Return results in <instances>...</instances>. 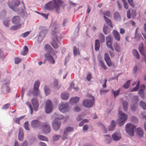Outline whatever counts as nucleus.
Instances as JSON below:
<instances>
[{
    "label": "nucleus",
    "instance_id": "nucleus-1",
    "mask_svg": "<svg viewBox=\"0 0 146 146\" xmlns=\"http://www.w3.org/2000/svg\"><path fill=\"white\" fill-rule=\"evenodd\" d=\"M61 0H52L46 3L44 6V8L48 10L55 9L56 12L58 14L60 11V6L62 3Z\"/></svg>",
    "mask_w": 146,
    "mask_h": 146
},
{
    "label": "nucleus",
    "instance_id": "nucleus-2",
    "mask_svg": "<svg viewBox=\"0 0 146 146\" xmlns=\"http://www.w3.org/2000/svg\"><path fill=\"white\" fill-rule=\"evenodd\" d=\"M51 37L52 41L51 43V45L54 49H56L58 47V45L56 42H58L61 39V35L59 33L53 31Z\"/></svg>",
    "mask_w": 146,
    "mask_h": 146
},
{
    "label": "nucleus",
    "instance_id": "nucleus-3",
    "mask_svg": "<svg viewBox=\"0 0 146 146\" xmlns=\"http://www.w3.org/2000/svg\"><path fill=\"white\" fill-rule=\"evenodd\" d=\"M118 114L119 119L117 120L118 124L119 126H121L124 124L127 119L128 116L120 111H119Z\"/></svg>",
    "mask_w": 146,
    "mask_h": 146
},
{
    "label": "nucleus",
    "instance_id": "nucleus-4",
    "mask_svg": "<svg viewBox=\"0 0 146 146\" xmlns=\"http://www.w3.org/2000/svg\"><path fill=\"white\" fill-rule=\"evenodd\" d=\"M20 4L19 0H11L8 3L9 7L15 11H18V9L17 7Z\"/></svg>",
    "mask_w": 146,
    "mask_h": 146
},
{
    "label": "nucleus",
    "instance_id": "nucleus-5",
    "mask_svg": "<svg viewBox=\"0 0 146 146\" xmlns=\"http://www.w3.org/2000/svg\"><path fill=\"white\" fill-rule=\"evenodd\" d=\"M40 84V82L38 81L35 82L34 85L33 92H31V91H29L28 93L29 96H31L32 93H33L34 96H37L39 94L40 91L38 89V87Z\"/></svg>",
    "mask_w": 146,
    "mask_h": 146
},
{
    "label": "nucleus",
    "instance_id": "nucleus-6",
    "mask_svg": "<svg viewBox=\"0 0 146 146\" xmlns=\"http://www.w3.org/2000/svg\"><path fill=\"white\" fill-rule=\"evenodd\" d=\"M136 126L130 123H127L125 126V129L127 133L131 136H133L134 135V129Z\"/></svg>",
    "mask_w": 146,
    "mask_h": 146
},
{
    "label": "nucleus",
    "instance_id": "nucleus-7",
    "mask_svg": "<svg viewBox=\"0 0 146 146\" xmlns=\"http://www.w3.org/2000/svg\"><path fill=\"white\" fill-rule=\"evenodd\" d=\"M91 100L85 99L84 100L82 103L83 106L85 108H90L92 107L94 104V98L93 96Z\"/></svg>",
    "mask_w": 146,
    "mask_h": 146
},
{
    "label": "nucleus",
    "instance_id": "nucleus-8",
    "mask_svg": "<svg viewBox=\"0 0 146 146\" xmlns=\"http://www.w3.org/2000/svg\"><path fill=\"white\" fill-rule=\"evenodd\" d=\"M40 129H41L43 132L46 133H48L51 131L50 126L47 122L42 123Z\"/></svg>",
    "mask_w": 146,
    "mask_h": 146
},
{
    "label": "nucleus",
    "instance_id": "nucleus-9",
    "mask_svg": "<svg viewBox=\"0 0 146 146\" xmlns=\"http://www.w3.org/2000/svg\"><path fill=\"white\" fill-rule=\"evenodd\" d=\"M53 107L51 101L50 100H48L45 104V112L47 113H50L53 110Z\"/></svg>",
    "mask_w": 146,
    "mask_h": 146
},
{
    "label": "nucleus",
    "instance_id": "nucleus-10",
    "mask_svg": "<svg viewBox=\"0 0 146 146\" xmlns=\"http://www.w3.org/2000/svg\"><path fill=\"white\" fill-rule=\"evenodd\" d=\"M68 107V104L66 103H62L59 104L58 106L59 110L62 113L67 112L69 111Z\"/></svg>",
    "mask_w": 146,
    "mask_h": 146
},
{
    "label": "nucleus",
    "instance_id": "nucleus-11",
    "mask_svg": "<svg viewBox=\"0 0 146 146\" xmlns=\"http://www.w3.org/2000/svg\"><path fill=\"white\" fill-rule=\"evenodd\" d=\"M106 43L107 46L110 48L111 51H114V49L113 47L112 42H113V38L110 35H108L106 37Z\"/></svg>",
    "mask_w": 146,
    "mask_h": 146
},
{
    "label": "nucleus",
    "instance_id": "nucleus-12",
    "mask_svg": "<svg viewBox=\"0 0 146 146\" xmlns=\"http://www.w3.org/2000/svg\"><path fill=\"white\" fill-rule=\"evenodd\" d=\"M42 123L38 120H34L31 122V126L33 128L40 129Z\"/></svg>",
    "mask_w": 146,
    "mask_h": 146
},
{
    "label": "nucleus",
    "instance_id": "nucleus-13",
    "mask_svg": "<svg viewBox=\"0 0 146 146\" xmlns=\"http://www.w3.org/2000/svg\"><path fill=\"white\" fill-rule=\"evenodd\" d=\"M61 124V122L55 119L52 123V127L55 130H57L59 129Z\"/></svg>",
    "mask_w": 146,
    "mask_h": 146
},
{
    "label": "nucleus",
    "instance_id": "nucleus-14",
    "mask_svg": "<svg viewBox=\"0 0 146 146\" xmlns=\"http://www.w3.org/2000/svg\"><path fill=\"white\" fill-rule=\"evenodd\" d=\"M31 103L34 108V110L36 111L38 110L39 106L38 102V100L34 98H32L31 100Z\"/></svg>",
    "mask_w": 146,
    "mask_h": 146
},
{
    "label": "nucleus",
    "instance_id": "nucleus-15",
    "mask_svg": "<svg viewBox=\"0 0 146 146\" xmlns=\"http://www.w3.org/2000/svg\"><path fill=\"white\" fill-rule=\"evenodd\" d=\"M44 56L46 59L49 62L52 64L55 63V61L54 58L49 53H45L44 54Z\"/></svg>",
    "mask_w": 146,
    "mask_h": 146
},
{
    "label": "nucleus",
    "instance_id": "nucleus-16",
    "mask_svg": "<svg viewBox=\"0 0 146 146\" xmlns=\"http://www.w3.org/2000/svg\"><path fill=\"white\" fill-rule=\"evenodd\" d=\"M112 137L114 141H118L121 138V135L119 131H117L115 132L112 135Z\"/></svg>",
    "mask_w": 146,
    "mask_h": 146
},
{
    "label": "nucleus",
    "instance_id": "nucleus-17",
    "mask_svg": "<svg viewBox=\"0 0 146 146\" xmlns=\"http://www.w3.org/2000/svg\"><path fill=\"white\" fill-rule=\"evenodd\" d=\"M113 34L115 39L117 41H119L121 40V37L119 33L116 30H114L113 31Z\"/></svg>",
    "mask_w": 146,
    "mask_h": 146
},
{
    "label": "nucleus",
    "instance_id": "nucleus-18",
    "mask_svg": "<svg viewBox=\"0 0 146 146\" xmlns=\"http://www.w3.org/2000/svg\"><path fill=\"white\" fill-rule=\"evenodd\" d=\"M136 132L137 135L139 137H143L144 133L143 130L140 127L137 128Z\"/></svg>",
    "mask_w": 146,
    "mask_h": 146
},
{
    "label": "nucleus",
    "instance_id": "nucleus-19",
    "mask_svg": "<svg viewBox=\"0 0 146 146\" xmlns=\"http://www.w3.org/2000/svg\"><path fill=\"white\" fill-rule=\"evenodd\" d=\"M12 22L15 24H21L20 23L21 20L19 17L18 16H15L12 19Z\"/></svg>",
    "mask_w": 146,
    "mask_h": 146
},
{
    "label": "nucleus",
    "instance_id": "nucleus-20",
    "mask_svg": "<svg viewBox=\"0 0 146 146\" xmlns=\"http://www.w3.org/2000/svg\"><path fill=\"white\" fill-rule=\"evenodd\" d=\"M24 133L23 129L21 127L19 129V133L18 134V139L20 141H22L24 137Z\"/></svg>",
    "mask_w": 146,
    "mask_h": 146
},
{
    "label": "nucleus",
    "instance_id": "nucleus-21",
    "mask_svg": "<svg viewBox=\"0 0 146 146\" xmlns=\"http://www.w3.org/2000/svg\"><path fill=\"white\" fill-rule=\"evenodd\" d=\"M79 100V98L77 97L72 98L70 100V102L72 104H74L77 103Z\"/></svg>",
    "mask_w": 146,
    "mask_h": 146
},
{
    "label": "nucleus",
    "instance_id": "nucleus-22",
    "mask_svg": "<svg viewBox=\"0 0 146 146\" xmlns=\"http://www.w3.org/2000/svg\"><path fill=\"white\" fill-rule=\"evenodd\" d=\"M106 22L107 23L111 28H113V26L111 23V20L107 17H106L104 15L103 16Z\"/></svg>",
    "mask_w": 146,
    "mask_h": 146
},
{
    "label": "nucleus",
    "instance_id": "nucleus-23",
    "mask_svg": "<svg viewBox=\"0 0 146 146\" xmlns=\"http://www.w3.org/2000/svg\"><path fill=\"white\" fill-rule=\"evenodd\" d=\"M113 18L115 20L117 21H119L121 20L120 15L117 12L114 13L113 15Z\"/></svg>",
    "mask_w": 146,
    "mask_h": 146
},
{
    "label": "nucleus",
    "instance_id": "nucleus-24",
    "mask_svg": "<svg viewBox=\"0 0 146 146\" xmlns=\"http://www.w3.org/2000/svg\"><path fill=\"white\" fill-rule=\"evenodd\" d=\"M116 126L115 121L114 120L112 121L111 124L108 127V130L109 131H112L113 130Z\"/></svg>",
    "mask_w": 146,
    "mask_h": 146
},
{
    "label": "nucleus",
    "instance_id": "nucleus-25",
    "mask_svg": "<svg viewBox=\"0 0 146 146\" xmlns=\"http://www.w3.org/2000/svg\"><path fill=\"white\" fill-rule=\"evenodd\" d=\"M73 51L74 55L75 56L79 55L80 54L79 50L75 46H74L73 48Z\"/></svg>",
    "mask_w": 146,
    "mask_h": 146
},
{
    "label": "nucleus",
    "instance_id": "nucleus-26",
    "mask_svg": "<svg viewBox=\"0 0 146 146\" xmlns=\"http://www.w3.org/2000/svg\"><path fill=\"white\" fill-rule=\"evenodd\" d=\"M58 80L57 79H54L53 82V87L54 89H58L60 87L58 85Z\"/></svg>",
    "mask_w": 146,
    "mask_h": 146
},
{
    "label": "nucleus",
    "instance_id": "nucleus-27",
    "mask_svg": "<svg viewBox=\"0 0 146 146\" xmlns=\"http://www.w3.org/2000/svg\"><path fill=\"white\" fill-rule=\"evenodd\" d=\"M113 47L115 50L117 52H119L121 48L119 44L117 42H115L113 44Z\"/></svg>",
    "mask_w": 146,
    "mask_h": 146
},
{
    "label": "nucleus",
    "instance_id": "nucleus-28",
    "mask_svg": "<svg viewBox=\"0 0 146 146\" xmlns=\"http://www.w3.org/2000/svg\"><path fill=\"white\" fill-rule=\"evenodd\" d=\"M45 50L50 53L51 50H53V48L48 44H46L44 46Z\"/></svg>",
    "mask_w": 146,
    "mask_h": 146
},
{
    "label": "nucleus",
    "instance_id": "nucleus-29",
    "mask_svg": "<svg viewBox=\"0 0 146 146\" xmlns=\"http://www.w3.org/2000/svg\"><path fill=\"white\" fill-rule=\"evenodd\" d=\"M100 47V43L98 39L95 40V50L96 51H98L99 50Z\"/></svg>",
    "mask_w": 146,
    "mask_h": 146
},
{
    "label": "nucleus",
    "instance_id": "nucleus-30",
    "mask_svg": "<svg viewBox=\"0 0 146 146\" xmlns=\"http://www.w3.org/2000/svg\"><path fill=\"white\" fill-rule=\"evenodd\" d=\"M69 96V94L66 92L62 93L61 95V98L63 100H66Z\"/></svg>",
    "mask_w": 146,
    "mask_h": 146
},
{
    "label": "nucleus",
    "instance_id": "nucleus-31",
    "mask_svg": "<svg viewBox=\"0 0 146 146\" xmlns=\"http://www.w3.org/2000/svg\"><path fill=\"white\" fill-rule=\"evenodd\" d=\"M98 38L101 42L103 43L105 41V36L102 33H100L99 34Z\"/></svg>",
    "mask_w": 146,
    "mask_h": 146
},
{
    "label": "nucleus",
    "instance_id": "nucleus-32",
    "mask_svg": "<svg viewBox=\"0 0 146 146\" xmlns=\"http://www.w3.org/2000/svg\"><path fill=\"white\" fill-rule=\"evenodd\" d=\"M21 26V24H15V25H13L11 27L10 29L12 30H15L19 28Z\"/></svg>",
    "mask_w": 146,
    "mask_h": 146
},
{
    "label": "nucleus",
    "instance_id": "nucleus-33",
    "mask_svg": "<svg viewBox=\"0 0 146 146\" xmlns=\"http://www.w3.org/2000/svg\"><path fill=\"white\" fill-rule=\"evenodd\" d=\"M28 47L25 46L23 48V50L21 52V54L24 56L28 52Z\"/></svg>",
    "mask_w": 146,
    "mask_h": 146
},
{
    "label": "nucleus",
    "instance_id": "nucleus-34",
    "mask_svg": "<svg viewBox=\"0 0 146 146\" xmlns=\"http://www.w3.org/2000/svg\"><path fill=\"white\" fill-rule=\"evenodd\" d=\"M104 136L106 137V141L107 143H109L112 141V139L111 137L109 135H104Z\"/></svg>",
    "mask_w": 146,
    "mask_h": 146
},
{
    "label": "nucleus",
    "instance_id": "nucleus-35",
    "mask_svg": "<svg viewBox=\"0 0 146 146\" xmlns=\"http://www.w3.org/2000/svg\"><path fill=\"white\" fill-rule=\"evenodd\" d=\"M123 106L124 110L126 111L127 110L128 106V103L126 101H124L123 102Z\"/></svg>",
    "mask_w": 146,
    "mask_h": 146
},
{
    "label": "nucleus",
    "instance_id": "nucleus-36",
    "mask_svg": "<svg viewBox=\"0 0 146 146\" xmlns=\"http://www.w3.org/2000/svg\"><path fill=\"white\" fill-rule=\"evenodd\" d=\"M2 87L5 89L7 93H9L10 91V89L7 84H5L3 85Z\"/></svg>",
    "mask_w": 146,
    "mask_h": 146
},
{
    "label": "nucleus",
    "instance_id": "nucleus-37",
    "mask_svg": "<svg viewBox=\"0 0 146 146\" xmlns=\"http://www.w3.org/2000/svg\"><path fill=\"white\" fill-rule=\"evenodd\" d=\"M38 137L40 140L42 141H48V138L46 137L43 135H38Z\"/></svg>",
    "mask_w": 146,
    "mask_h": 146
},
{
    "label": "nucleus",
    "instance_id": "nucleus-38",
    "mask_svg": "<svg viewBox=\"0 0 146 146\" xmlns=\"http://www.w3.org/2000/svg\"><path fill=\"white\" fill-rule=\"evenodd\" d=\"M99 62L102 68L105 70H107V68L104 62L101 60H99Z\"/></svg>",
    "mask_w": 146,
    "mask_h": 146
},
{
    "label": "nucleus",
    "instance_id": "nucleus-39",
    "mask_svg": "<svg viewBox=\"0 0 146 146\" xmlns=\"http://www.w3.org/2000/svg\"><path fill=\"white\" fill-rule=\"evenodd\" d=\"M47 32V29L44 28L42 29L40 33V35L43 37L44 36Z\"/></svg>",
    "mask_w": 146,
    "mask_h": 146
},
{
    "label": "nucleus",
    "instance_id": "nucleus-40",
    "mask_svg": "<svg viewBox=\"0 0 146 146\" xmlns=\"http://www.w3.org/2000/svg\"><path fill=\"white\" fill-rule=\"evenodd\" d=\"M112 93L114 95V97L115 98L116 96H117L119 94L120 91V89H119L117 90L114 91L113 90H112Z\"/></svg>",
    "mask_w": 146,
    "mask_h": 146
},
{
    "label": "nucleus",
    "instance_id": "nucleus-41",
    "mask_svg": "<svg viewBox=\"0 0 146 146\" xmlns=\"http://www.w3.org/2000/svg\"><path fill=\"white\" fill-rule=\"evenodd\" d=\"M139 104L141 107L144 110H146V103L143 101H140Z\"/></svg>",
    "mask_w": 146,
    "mask_h": 146
},
{
    "label": "nucleus",
    "instance_id": "nucleus-42",
    "mask_svg": "<svg viewBox=\"0 0 146 146\" xmlns=\"http://www.w3.org/2000/svg\"><path fill=\"white\" fill-rule=\"evenodd\" d=\"M138 107V104L137 103L134 104L131 106V108L133 111H135Z\"/></svg>",
    "mask_w": 146,
    "mask_h": 146
},
{
    "label": "nucleus",
    "instance_id": "nucleus-43",
    "mask_svg": "<svg viewBox=\"0 0 146 146\" xmlns=\"http://www.w3.org/2000/svg\"><path fill=\"white\" fill-rule=\"evenodd\" d=\"M133 53L134 55L137 59L139 58L140 57L138 53L136 50H133Z\"/></svg>",
    "mask_w": 146,
    "mask_h": 146
},
{
    "label": "nucleus",
    "instance_id": "nucleus-44",
    "mask_svg": "<svg viewBox=\"0 0 146 146\" xmlns=\"http://www.w3.org/2000/svg\"><path fill=\"white\" fill-rule=\"evenodd\" d=\"M26 104L30 108L31 111V113L32 114L33 112V109L31 104L28 102H26Z\"/></svg>",
    "mask_w": 146,
    "mask_h": 146
},
{
    "label": "nucleus",
    "instance_id": "nucleus-45",
    "mask_svg": "<svg viewBox=\"0 0 146 146\" xmlns=\"http://www.w3.org/2000/svg\"><path fill=\"white\" fill-rule=\"evenodd\" d=\"M130 82V80H128L123 86V87L125 89L128 88L129 87Z\"/></svg>",
    "mask_w": 146,
    "mask_h": 146
},
{
    "label": "nucleus",
    "instance_id": "nucleus-46",
    "mask_svg": "<svg viewBox=\"0 0 146 146\" xmlns=\"http://www.w3.org/2000/svg\"><path fill=\"white\" fill-rule=\"evenodd\" d=\"M74 128L73 127H68L66 128L65 131L66 133H69L72 131L73 130Z\"/></svg>",
    "mask_w": 146,
    "mask_h": 146
},
{
    "label": "nucleus",
    "instance_id": "nucleus-47",
    "mask_svg": "<svg viewBox=\"0 0 146 146\" xmlns=\"http://www.w3.org/2000/svg\"><path fill=\"white\" fill-rule=\"evenodd\" d=\"M44 90L46 95L49 94L50 93V91L49 89L46 86H45L44 88Z\"/></svg>",
    "mask_w": 146,
    "mask_h": 146
},
{
    "label": "nucleus",
    "instance_id": "nucleus-48",
    "mask_svg": "<svg viewBox=\"0 0 146 146\" xmlns=\"http://www.w3.org/2000/svg\"><path fill=\"white\" fill-rule=\"evenodd\" d=\"M105 61L107 65L108 66H110L112 65H114V64H113L110 59L106 60Z\"/></svg>",
    "mask_w": 146,
    "mask_h": 146
},
{
    "label": "nucleus",
    "instance_id": "nucleus-49",
    "mask_svg": "<svg viewBox=\"0 0 146 146\" xmlns=\"http://www.w3.org/2000/svg\"><path fill=\"white\" fill-rule=\"evenodd\" d=\"M28 122L26 121L25 122L24 124V128L27 130L29 131L30 130L28 126Z\"/></svg>",
    "mask_w": 146,
    "mask_h": 146
},
{
    "label": "nucleus",
    "instance_id": "nucleus-50",
    "mask_svg": "<svg viewBox=\"0 0 146 146\" xmlns=\"http://www.w3.org/2000/svg\"><path fill=\"white\" fill-rule=\"evenodd\" d=\"M103 15H106L108 17H110L111 16L110 12L109 11H105L103 13Z\"/></svg>",
    "mask_w": 146,
    "mask_h": 146
},
{
    "label": "nucleus",
    "instance_id": "nucleus-51",
    "mask_svg": "<svg viewBox=\"0 0 146 146\" xmlns=\"http://www.w3.org/2000/svg\"><path fill=\"white\" fill-rule=\"evenodd\" d=\"M139 94L140 96L142 98H143L144 95L143 94V90L142 89H140L139 91Z\"/></svg>",
    "mask_w": 146,
    "mask_h": 146
},
{
    "label": "nucleus",
    "instance_id": "nucleus-52",
    "mask_svg": "<svg viewBox=\"0 0 146 146\" xmlns=\"http://www.w3.org/2000/svg\"><path fill=\"white\" fill-rule=\"evenodd\" d=\"M31 31H30L26 32L21 35V36L23 37H26L30 34Z\"/></svg>",
    "mask_w": 146,
    "mask_h": 146
},
{
    "label": "nucleus",
    "instance_id": "nucleus-53",
    "mask_svg": "<svg viewBox=\"0 0 146 146\" xmlns=\"http://www.w3.org/2000/svg\"><path fill=\"white\" fill-rule=\"evenodd\" d=\"M123 3L124 7L126 9L128 8V4L126 1V0H122Z\"/></svg>",
    "mask_w": 146,
    "mask_h": 146
},
{
    "label": "nucleus",
    "instance_id": "nucleus-54",
    "mask_svg": "<svg viewBox=\"0 0 146 146\" xmlns=\"http://www.w3.org/2000/svg\"><path fill=\"white\" fill-rule=\"evenodd\" d=\"M103 32L105 35L108 34L109 32L108 31V29L106 27L104 26L103 28Z\"/></svg>",
    "mask_w": 146,
    "mask_h": 146
},
{
    "label": "nucleus",
    "instance_id": "nucleus-55",
    "mask_svg": "<svg viewBox=\"0 0 146 146\" xmlns=\"http://www.w3.org/2000/svg\"><path fill=\"white\" fill-rule=\"evenodd\" d=\"M67 133L65 131H64V134L63 135L62 139L63 140H64L67 138Z\"/></svg>",
    "mask_w": 146,
    "mask_h": 146
},
{
    "label": "nucleus",
    "instance_id": "nucleus-56",
    "mask_svg": "<svg viewBox=\"0 0 146 146\" xmlns=\"http://www.w3.org/2000/svg\"><path fill=\"white\" fill-rule=\"evenodd\" d=\"M110 59L109 54L107 53H106L104 54V59L105 61Z\"/></svg>",
    "mask_w": 146,
    "mask_h": 146
},
{
    "label": "nucleus",
    "instance_id": "nucleus-57",
    "mask_svg": "<svg viewBox=\"0 0 146 146\" xmlns=\"http://www.w3.org/2000/svg\"><path fill=\"white\" fill-rule=\"evenodd\" d=\"M139 50L140 52L143 55H144V54L143 52V46H140L139 48Z\"/></svg>",
    "mask_w": 146,
    "mask_h": 146
},
{
    "label": "nucleus",
    "instance_id": "nucleus-58",
    "mask_svg": "<svg viewBox=\"0 0 146 146\" xmlns=\"http://www.w3.org/2000/svg\"><path fill=\"white\" fill-rule=\"evenodd\" d=\"M74 85V84L73 82H72L70 84V86L72 88H73L76 90H78V88L77 87V86H76V87H75Z\"/></svg>",
    "mask_w": 146,
    "mask_h": 146
},
{
    "label": "nucleus",
    "instance_id": "nucleus-59",
    "mask_svg": "<svg viewBox=\"0 0 146 146\" xmlns=\"http://www.w3.org/2000/svg\"><path fill=\"white\" fill-rule=\"evenodd\" d=\"M21 61V60L18 58H15V64H18Z\"/></svg>",
    "mask_w": 146,
    "mask_h": 146
},
{
    "label": "nucleus",
    "instance_id": "nucleus-60",
    "mask_svg": "<svg viewBox=\"0 0 146 146\" xmlns=\"http://www.w3.org/2000/svg\"><path fill=\"white\" fill-rule=\"evenodd\" d=\"M60 136L59 135H55L53 137V139L55 141L58 140L60 138Z\"/></svg>",
    "mask_w": 146,
    "mask_h": 146
},
{
    "label": "nucleus",
    "instance_id": "nucleus-61",
    "mask_svg": "<svg viewBox=\"0 0 146 146\" xmlns=\"http://www.w3.org/2000/svg\"><path fill=\"white\" fill-rule=\"evenodd\" d=\"M133 101L135 102H138L139 99H138V97L137 96H134L133 97Z\"/></svg>",
    "mask_w": 146,
    "mask_h": 146
},
{
    "label": "nucleus",
    "instance_id": "nucleus-62",
    "mask_svg": "<svg viewBox=\"0 0 146 146\" xmlns=\"http://www.w3.org/2000/svg\"><path fill=\"white\" fill-rule=\"evenodd\" d=\"M92 77V75L90 73H89L87 76L86 78L87 80L88 81H90Z\"/></svg>",
    "mask_w": 146,
    "mask_h": 146
},
{
    "label": "nucleus",
    "instance_id": "nucleus-63",
    "mask_svg": "<svg viewBox=\"0 0 146 146\" xmlns=\"http://www.w3.org/2000/svg\"><path fill=\"white\" fill-rule=\"evenodd\" d=\"M109 90H101L100 91V93L101 95H102L104 93L107 92Z\"/></svg>",
    "mask_w": 146,
    "mask_h": 146
},
{
    "label": "nucleus",
    "instance_id": "nucleus-64",
    "mask_svg": "<svg viewBox=\"0 0 146 146\" xmlns=\"http://www.w3.org/2000/svg\"><path fill=\"white\" fill-rule=\"evenodd\" d=\"M20 120L19 118H16L14 119V121H15L16 123L19 124H20L19 120Z\"/></svg>",
    "mask_w": 146,
    "mask_h": 146
}]
</instances>
